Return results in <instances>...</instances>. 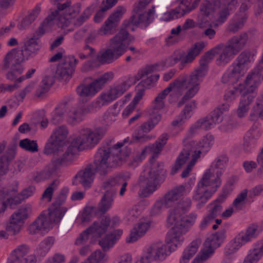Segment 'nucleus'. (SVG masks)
Masks as SVG:
<instances>
[{
	"label": "nucleus",
	"mask_w": 263,
	"mask_h": 263,
	"mask_svg": "<svg viewBox=\"0 0 263 263\" xmlns=\"http://www.w3.org/2000/svg\"><path fill=\"white\" fill-rule=\"evenodd\" d=\"M199 245L197 241H192L190 246L183 251L180 259V263H188L189 260L197 252Z\"/></svg>",
	"instance_id": "obj_46"
},
{
	"label": "nucleus",
	"mask_w": 263,
	"mask_h": 263,
	"mask_svg": "<svg viewBox=\"0 0 263 263\" xmlns=\"http://www.w3.org/2000/svg\"><path fill=\"white\" fill-rule=\"evenodd\" d=\"M155 12V6H153L147 13L138 15L133 14L130 17L129 23L134 26L141 25L146 27L153 21Z\"/></svg>",
	"instance_id": "obj_28"
},
{
	"label": "nucleus",
	"mask_w": 263,
	"mask_h": 263,
	"mask_svg": "<svg viewBox=\"0 0 263 263\" xmlns=\"http://www.w3.org/2000/svg\"><path fill=\"white\" fill-rule=\"evenodd\" d=\"M243 87V85H239L238 86H235L233 89L226 91L224 100L227 102H233L242 93Z\"/></svg>",
	"instance_id": "obj_52"
},
{
	"label": "nucleus",
	"mask_w": 263,
	"mask_h": 263,
	"mask_svg": "<svg viewBox=\"0 0 263 263\" xmlns=\"http://www.w3.org/2000/svg\"><path fill=\"white\" fill-rule=\"evenodd\" d=\"M69 107V102L64 101L61 102L52 112L51 123L53 124L59 123L61 121L64 114L66 113L67 108Z\"/></svg>",
	"instance_id": "obj_41"
},
{
	"label": "nucleus",
	"mask_w": 263,
	"mask_h": 263,
	"mask_svg": "<svg viewBox=\"0 0 263 263\" xmlns=\"http://www.w3.org/2000/svg\"><path fill=\"white\" fill-rule=\"evenodd\" d=\"M52 3L57 10L52 12L43 22L42 26L39 29L40 33L42 34L48 27L52 25L54 20L57 25L61 28L66 27L70 24L79 27L89 18L94 9L93 6L91 5L77 17L81 11L80 4L71 5L70 0H52Z\"/></svg>",
	"instance_id": "obj_4"
},
{
	"label": "nucleus",
	"mask_w": 263,
	"mask_h": 263,
	"mask_svg": "<svg viewBox=\"0 0 263 263\" xmlns=\"http://www.w3.org/2000/svg\"><path fill=\"white\" fill-rule=\"evenodd\" d=\"M78 60L73 55L65 57L58 65L53 78L66 81L72 77Z\"/></svg>",
	"instance_id": "obj_18"
},
{
	"label": "nucleus",
	"mask_w": 263,
	"mask_h": 263,
	"mask_svg": "<svg viewBox=\"0 0 263 263\" xmlns=\"http://www.w3.org/2000/svg\"><path fill=\"white\" fill-rule=\"evenodd\" d=\"M248 18L246 13L236 14L230 21L227 31L235 33L242 28Z\"/></svg>",
	"instance_id": "obj_38"
},
{
	"label": "nucleus",
	"mask_w": 263,
	"mask_h": 263,
	"mask_svg": "<svg viewBox=\"0 0 263 263\" xmlns=\"http://www.w3.org/2000/svg\"><path fill=\"white\" fill-rule=\"evenodd\" d=\"M122 143H118L113 146L100 147L95 156L93 163L79 171L76 176V179L85 188H89L95 178L96 173L105 176L109 169L115 168L122 163L123 159L128 156L130 151L127 148H120Z\"/></svg>",
	"instance_id": "obj_1"
},
{
	"label": "nucleus",
	"mask_w": 263,
	"mask_h": 263,
	"mask_svg": "<svg viewBox=\"0 0 263 263\" xmlns=\"http://www.w3.org/2000/svg\"><path fill=\"white\" fill-rule=\"evenodd\" d=\"M41 11V7L37 5L33 9L29 14L24 17L18 25L19 29H24L31 24L38 16Z\"/></svg>",
	"instance_id": "obj_44"
},
{
	"label": "nucleus",
	"mask_w": 263,
	"mask_h": 263,
	"mask_svg": "<svg viewBox=\"0 0 263 263\" xmlns=\"http://www.w3.org/2000/svg\"><path fill=\"white\" fill-rule=\"evenodd\" d=\"M50 168V163L44 171L40 172H36L34 174L33 176V179L36 182H40L48 179L52 175L55 174L57 171H52V170Z\"/></svg>",
	"instance_id": "obj_55"
},
{
	"label": "nucleus",
	"mask_w": 263,
	"mask_h": 263,
	"mask_svg": "<svg viewBox=\"0 0 263 263\" xmlns=\"http://www.w3.org/2000/svg\"><path fill=\"white\" fill-rule=\"evenodd\" d=\"M206 247V245L203 244V248L201 250L200 254L194 259L193 263H200L203 262L212 256L215 250H214L213 249Z\"/></svg>",
	"instance_id": "obj_53"
},
{
	"label": "nucleus",
	"mask_w": 263,
	"mask_h": 263,
	"mask_svg": "<svg viewBox=\"0 0 263 263\" xmlns=\"http://www.w3.org/2000/svg\"><path fill=\"white\" fill-rule=\"evenodd\" d=\"M226 155L218 156L205 170L192 192L193 200L197 203L196 207L201 209L220 186L221 177L228 162Z\"/></svg>",
	"instance_id": "obj_3"
},
{
	"label": "nucleus",
	"mask_w": 263,
	"mask_h": 263,
	"mask_svg": "<svg viewBox=\"0 0 263 263\" xmlns=\"http://www.w3.org/2000/svg\"><path fill=\"white\" fill-rule=\"evenodd\" d=\"M185 14L184 9L182 6H179L170 11L164 13L161 20L164 21H169L181 17Z\"/></svg>",
	"instance_id": "obj_50"
},
{
	"label": "nucleus",
	"mask_w": 263,
	"mask_h": 263,
	"mask_svg": "<svg viewBox=\"0 0 263 263\" xmlns=\"http://www.w3.org/2000/svg\"><path fill=\"white\" fill-rule=\"evenodd\" d=\"M105 133L106 129L103 127L82 129L62 156H53L50 162V169L52 171H58L62 166L70 164L74 161L78 151L93 147L103 138Z\"/></svg>",
	"instance_id": "obj_5"
},
{
	"label": "nucleus",
	"mask_w": 263,
	"mask_h": 263,
	"mask_svg": "<svg viewBox=\"0 0 263 263\" xmlns=\"http://www.w3.org/2000/svg\"><path fill=\"white\" fill-rule=\"evenodd\" d=\"M248 192L247 189H245L237 195L233 202V205L235 208L240 209L242 205L245 204V200L247 197Z\"/></svg>",
	"instance_id": "obj_62"
},
{
	"label": "nucleus",
	"mask_w": 263,
	"mask_h": 263,
	"mask_svg": "<svg viewBox=\"0 0 263 263\" xmlns=\"http://www.w3.org/2000/svg\"><path fill=\"white\" fill-rule=\"evenodd\" d=\"M226 237V231L222 229L215 233L210 235L205 240L204 244L206 247H210L215 250L220 246Z\"/></svg>",
	"instance_id": "obj_32"
},
{
	"label": "nucleus",
	"mask_w": 263,
	"mask_h": 263,
	"mask_svg": "<svg viewBox=\"0 0 263 263\" xmlns=\"http://www.w3.org/2000/svg\"><path fill=\"white\" fill-rule=\"evenodd\" d=\"M53 83L54 79L52 77H45L41 81L36 91V95L37 97H42L45 93L47 92Z\"/></svg>",
	"instance_id": "obj_47"
},
{
	"label": "nucleus",
	"mask_w": 263,
	"mask_h": 263,
	"mask_svg": "<svg viewBox=\"0 0 263 263\" xmlns=\"http://www.w3.org/2000/svg\"><path fill=\"white\" fill-rule=\"evenodd\" d=\"M119 111V109L114 106L105 113L104 120L107 125H110L117 120Z\"/></svg>",
	"instance_id": "obj_58"
},
{
	"label": "nucleus",
	"mask_w": 263,
	"mask_h": 263,
	"mask_svg": "<svg viewBox=\"0 0 263 263\" xmlns=\"http://www.w3.org/2000/svg\"><path fill=\"white\" fill-rule=\"evenodd\" d=\"M128 36L129 33L125 29H121L109 40V47L98 55V61L102 64H106L119 59L127 50L129 44Z\"/></svg>",
	"instance_id": "obj_7"
},
{
	"label": "nucleus",
	"mask_w": 263,
	"mask_h": 263,
	"mask_svg": "<svg viewBox=\"0 0 263 263\" xmlns=\"http://www.w3.org/2000/svg\"><path fill=\"white\" fill-rule=\"evenodd\" d=\"M185 186L181 185L177 186L167 192L162 198L167 207L173 206L182 196L185 192Z\"/></svg>",
	"instance_id": "obj_27"
},
{
	"label": "nucleus",
	"mask_w": 263,
	"mask_h": 263,
	"mask_svg": "<svg viewBox=\"0 0 263 263\" xmlns=\"http://www.w3.org/2000/svg\"><path fill=\"white\" fill-rule=\"evenodd\" d=\"M110 217L105 216L101 220L95 221L88 227L92 234L101 236L104 234L110 228Z\"/></svg>",
	"instance_id": "obj_34"
},
{
	"label": "nucleus",
	"mask_w": 263,
	"mask_h": 263,
	"mask_svg": "<svg viewBox=\"0 0 263 263\" xmlns=\"http://www.w3.org/2000/svg\"><path fill=\"white\" fill-rule=\"evenodd\" d=\"M150 227V223L147 222H140L135 225L131 230L130 234L126 237L127 243H133L143 237Z\"/></svg>",
	"instance_id": "obj_26"
},
{
	"label": "nucleus",
	"mask_w": 263,
	"mask_h": 263,
	"mask_svg": "<svg viewBox=\"0 0 263 263\" xmlns=\"http://www.w3.org/2000/svg\"><path fill=\"white\" fill-rule=\"evenodd\" d=\"M70 107L67 108L66 113L68 116L67 121L71 124L74 125L82 121L85 115L88 114L90 110L89 108L83 103H79L72 106L69 101Z\"/></svg>",
	"instance_id": "obj_21"
},
{
	"label": "nucleus",
	"mask_w": 263,
	"mask_h": 263,
	"mask_svg": "<svg viewBox=\"0 0 263 263\" xmlns=\"http://www.w3.org/2000/svg\"><path fill=\"white\" fill-rule=\"evenodd\" d=\"M250 54L245 52L240 53L223 75V83H234L243 76L250 63Z\"/></svg>",
	"instance_id": "obj_14"
},
{
	"label": "nucleus",
	"mask_w": 263,
	"mask_h": 263,
	"mask_svg": "<svg viewBox=\"0 0 263 263\" xmlns=\"http://www.w3.org/2000/svg\"><path fill=\"white\" fill-rule=\"evenodd\" d=\"M24 68L22 65H18L16 67H12L10 70L6 74V78L11 81H14L17 83H21L22 82L18 81L20 75L23 72Z\"/></svg>",
	"instance_id": "obj_57"
},
{
	"label": "nucleus",
	"mask_w": 263,
	"mask_h": 263,
	"mask_svg": "<svg viewBox=\"0 0 263 263\" xmlns=\"http://www.w3.org/2000/svg\"><path fill=\"white\" fill-rule=\"evenodd\" d=\"M59 184L58 180H55L49 185V186L44 191L42 196V199H45L48 202L51 200L53 192L55 190Z\"/></svg>",
	"instance_id": "obj_59"
},
{
	"label": "nucleus",
	"mask_w": 263,
	"mask_h": 263,
	"mask_svg": "<svg viewBox=\"0 0 263 263\" xmlns=\"http://www.w3.org/2000/svg\"><path fill=\"white\" fill-rule=\"evenodd\" d=\"M97 99L99 103L102 106L107 105L115 100L109 90L102 92Z\"/></svg>",
	"instance_id": "obj_64"
},
{
	"label": "nucleus",
	"mask_w": 263,
	"mask_h": 263,
	"mask_svg": "<svg viewBox=\"0 0 263 263\" xmlns=\"http://www.w3.org/2000/svg\"><path fill=\"white\" fill-rule=\"evenodd\" d=\"M108 259L107 254L103 251L97 249L91 252L88 257L81 263H103Z\"/></svg>",
	"instance_id": "obj_42"
},
{
	"label": "nucleus",
	"mask_w": 263,
	"mask_h": 263,
	"mask_svg": "<svg viewBox=\"0 0 263 263\" xmlns=\"http://www.w3.org/2000/svg\"><path fill=\"white\" fill-rule=\"evenodd\" d=\"M260 135L256 130L248 132L245 137L243 145V151L248 154L252 153L257 142Z\"/></svg>",
	"instance_id": "obj_36"
},
{
	"label": "nucleus",
	"mask_w": 263,
	"mask_h": 263,
	"mask_svg": "<svg viewBox=\"0 0 263 263\" xmlns=\"http://www.w3.org/2000/svg\"><path fill=\"white\" fill-rule=\"evenodd\" d=\"M213 141V136L210 134L206 135L198 142L190 141L177 157L175 164L172 166L171 174H175L186 162L190 155V152L194 151V154L192 156L194 157L198 156V159L201 154L204 155L211 148Z\"/></svg>",
	"instance_id": "obj_10"
},
{
	"label": "nucleus",
	"mask_w": 263,
	"mask_h": 263,
	"mask_svg": "<svg viewBox=\"0 0 263 263\" xmlns=\"http://www.w3.org/2000/svg\"><path fill=\"white\" fill-rule=\"evenodd\" d=\"M17 49H13L9 51L5 55L3 61L2 69L3 70H7L12 67H16L21 65L24 61H18Z\"/></svg>",
	"instance_id": "obj_35"
},
{
	"label": "nucleus",
	"mask_w": 263,
	"mask_h": 263,
	"mask_svg": "<svg viewBox=\"0 0 263 263\" xmlns=\"http://www.w3.org/2000/svg\"><path fill=\"white\" fill-rule=\"evenodd\" d=\"M54 239L52 237H48L44 239L36 248V254L41 256H44L53 245Z\"/></svg>",
	"instance_id": "obj_48"
},
{
	"label": "nucleus",
	"mask_w": 263,
	"mask_h": 263,
	"mask_svg": "<svg viewBox=\"0 0 263 263\" xmlns=\"http://www.w3.org/2000/svg\"><path fill=\"white\" fill-rule=\"evenodd\" d=\"M197 217V214L194 212L182 217L178 209L169 211L167 222L171 226L174 225V227L167 233L165 242L172 244L171 249L176 250L183 242L184 235L195 223Z\"/></svg>",
	"instance_id": "obj_6"
},
{
	"label": "nucleus",
	"mask_w": 263,
	"mask_h": 263,
	"mask_svg": "<svg viewBox=\"0 0 263 263\" xmlns=\"http://www.w3.org/2000/svg\"><path fill=\"white\" fill-rule=\"evenodd\" d=\"M31 212V205L26 204L21 206L10 216L9 222L7 224V230L12 233L13 235L18 233L24 224L25 220Z\"/></svg>",
	"instance_id": "obj_17"
},
{
	"label": "nucleus",
	"mask_w": 263,
	"mask_h": 263,
	"mask_svg": "<svg viewBox=\"0 0 263 263\" xmlns=\"http://www.w3.org/2000/svg\"><path fill=\"white\" fill-rule=\"evenodd\" d=\"M256 161L257 162L254 161H245L243 162L242 166L245 171L248 173H250L254 169L257 168L258 163L260 167L257 170L256 174L258 176L263 178V147L257 155Z\"/></svg>",
	"instance_id": "obj_31"
},
{
	"label": "nucleus",
	"mask_w": 263,
	"mask_h": 263,
	"mask_svg": "<svg viewBox=\"0 0 263 263\" xmlns=\"http://www.w3.org/2000/svg\"><path fill=\"white\" fill-rule=\"evenodd\" d=\"M115 196L104 193L99 204V211L102 214H104L111 207Z\"/></svg>",
	"instance_id": "obj_49"
},
{
	"label": "nucleus",
	"mask_w": 263,
	"mask_h": 263,
	"mask_svg": "<svg viewBox=\"0 0 263 263\" xmlns=\"http://www.w3.org/2000/svg\"><path fill=\"white\" fill-rule=\"evenodd\" d=\"M226 198L225 195H220L216 199L211 202L208 205L209 209L208 214L215 219L218 215L221 214L222 207L221 204Z\"/></svg>",
	"instance_id": "obj_39"
},
{
	"label": "nucleus",
	"mask_w": 263,
	"mask_h": 263,
	"mask_svg": "<svg viewBox=\"0 0 263 263\" xmlns=\"http://www.w3.org/2000/svg\"><path fill=\"white\" fill-rule=\"evenodd\" d=\"M114 78V73L111 71L106 72L94 79L91 82L97 92L100 91L107 84L110 83Z\"/></svg>",
	"instance_id": "obj_40"
},
{
	"label": "nucleus",
	"mask_w": 263,
	"mask_h": 263,
	"mask_svg": "<svg viewBox=\"0 0 263 263\" xmlns=\"http://www.w3.org/2000/svg\"><path fill=\"white\" fill-rule=\"evenodd\" d=\"M125 11L124 7L122 6L118 7L115 12L108 17L102 26L98 29L100 35L104 36L113 34Z\"/></svg>",
	"instance_id": "obj_20"
},
{
	"label": "nucleus",
	"mask_w": 263,
	"mask_h": 263,
	"mask_svg": "<svg viewBox=\"0 0 263 263\" xmlns=\"http://www.w3.org/2000/svg\"><path fill=\"white\" fill-rule=\"evenodd\" d=\"M122 230L118 229L107 234L99 241V244L104 252L108 251L112 248L122 234Z\"/></svg>",
	"instance_id": "obj_30"
},
{
	"label": "nucleus",
	"mask_w": 263,
	"mask_h": 263,
	"mask_svg": "<svg viewBox=\"0 0 263 263\" xmlns=\"http://www.w3.org/2000/svg\"><path fill=\"white\" fill-rule=\"evenodd\" d=\"M19 146L22 148L31 153L38 151V146L36 141L27 138L21 140L20 141Z\"/></svg>",
	"instance_id": "obj_56"
},
{
	"label": "nucleus",
	"mask_w": 263,
	"mask_h": 263,
	"mask_svg": "<svg viewBox=\"0 0 263 263\" xmlns=\"http://www.w3.org/2000/svg\"><path fill=\"white\" fill-rule=\"evenodd\" d=\"M37 37L34 36L27 40L21 50H17L19 58L18 61H24L28 60L32 54L35 53L40 48L37 40Z\"/></svg>",
	"instance_id": "obj_24"
},
{
	"label": "nucleus",
	"mask_w": 263,
	"mask_h": 263,
	"mask_svg": "<svg viewBox=\"0 0 263 263\" xmlns=\"http://www.w3.org/2000/svg\"><path fill=\"white\" fill-rule=\"evenodd\" d=\"M217 55L216 64L218 66H225L237 54L226 42L220 43L207 51L200 60V65L189 76L188 84L190 89L187 90L182 99L178 102V106H182L186 101L192 98L199 90V85L206 74L208 64Z\"/></svg>",
	"instance_id": "obj_2"
},
{
	"label": "nucleus",
	"mask_w": 263,
	"mask_h": 263,
	"mask_svg": "<svg viewBox=\"0 0 263 263\" xmlns=\"http://www.w3.org/2000/svg\"><path fill=\"white\" fill-rule=\"evenodd\" d=\"M29 250L28 246L26 245L18 246L10 254L7 263H21L28 253Z\"/></svg>",
	"instance_id": "obj_37"
},
{
	"label": "nucleus",
	"mask_w": 263,
	"mask_h": 263,
	"mask_svg": "<svg viewBox=\"0 0 263 263\" xmlns=\"http://www.w3.org/2000/svg\"><path fill=\"white\" fill-rule=\"evenodd\" d=\"M92 234L88 228L81 233L79 236L76 239L74 245L76 246H82L88 245L90 235Z\"/></svg>",
	"instance_id": "obj_60"
},
{
	"label": "nucleus",
	"mask_w": 263,
	"mask_h": 263,
	"mask_svg": "<svg viewBox=\"0 0 263 263\" xmlns=\"http://www.w3.org/2000/svg\"><path fill=\"white\" fill-rule=\"evenodd\" d=\"M66 209L61 205L53 203L48 210L42 212L35 220L29 226V231L30 234H34L48 232L52 227L53 223L60 221Z\"/></svg>",
	"instance_id": "obj_9"
},
{
	"label": "nucleus",
	"mask_w": 263,
	"mask_h": 263,
	"mask_svg": "<svg viewBox=\"0 0 263 263\" xmlns=\"http://www.w3.org/2000/svg\"><path fill=\"white\" fill-rule=\"evenodd\" d=\"M249 35L247 32H242L239 35L232 36L227 43L237 54L247 45Z\"/></svg>",
	"instance_id": "obj_29"
},
{
	"label": "nucleus",
	"mask_w": 263,
	"mask_h": 263,
	"mask_svg": "<svg viewBox=\"0 0 263 263\" xmlns=\"http://www.w3.org/2000/svg\"><path fill=\"white\" fill-rule=\"evenodd\" d=\"M162 147L160 145V144L155 142L154 144L145 147L141 152L140 155V159H143L145 158V155L149 153L152 154V156L149 159V161H157L156 160L158 155L161 152Z\"/></svg>",
	"instance_id": "obj_43"
},
{
	"label": "nucleus",
	"mask_w": 263,
	"mask_h": 263,
	"mask_svg": "<svg viewBox=\"0 0 263 263\" xmlns=\"http://www.w3.org/2000/svg\"><path fill=\"white\" fill-rule=\"evenodd\" d=\"M161 119V115L156 114L154 117L142 124L135 131L133 136V138L140 143H143L153 139L154 137L147 135V134L154 129Z\"/></svg>",
	"instance_id": "obj_19"
},
{
	"label": "nucleus",
	"mask_w": 263,
	"mask_h": 263,
	"mask_svg": "<svg viewBox=\"0 0 263 263\" xmlns=\"http://www.w3.org/2000/svg\"><path fill=\"white\" fill-rule=\"evenodd\" d=\"M238 0H216L210 2L204 1L200 6V12L203 15L209 16L214 12L218 15L217 21L224 23L236 10Z\"/></svg>",
	"instance_id": "obj_11"
},
{
	"label": "nucleus",
	"mask_w": 263,
	"mask_h": 263,
	"mask_svg": "<svg viewBox=\"0 0 263 263\" xmlns=\"http://www.w3.org/2000/svg\"><path fill=\"white\" fill-rule=\"evenodd\" d=\"M203 42H198L195 44L189 50L187 54L184 57V53L180 50H176L174 53L165 60V64L167 66H172L179 61L181 63L179 65V69H182L184 65L191 63L203 49L204 47Z\"/></svg>",
	"instance_id": "obj_15"
},
{
	"label": "nucleus",
	"mask_w": 263,
	"mask_h": 263,
	"mask_svg": "<svg viewBox=\"0 0 263 263\" xmlns=\"http://www.w3.org/2000/svg\"><path fill=\"white\" fill-rule=\"evenodd\" d=\"M158 65H150L146 67L145 68L140 70L136 76V79L139 80L145 77L147 78L141 82L144 87H148L156 82L159 78V74H156L151 75L150 77L148 76L156 71L157 69Z\"/></svg>",
	"instance_id": "obj_25"
},
{
	"label": "nucleus",
	"mask_w": 263,
	"mask_h": 263,
	"mask_svg": "<svg viewBox=\"0 0 263 263\" xmlns=\"http://www.w3.org/2000/svg\"><path fill=\"white\" fill-rule=\"evenodd\" d=\"M130 174L128 172L121 173L115 176H110L104 181L102 188L105 191V193L115 196L117 187L121 184L123 180H129Z\"/></svg>",
	"instance_id": "obj_22"
},
{
	"label": "nucleus",
	"mask_w": 263,
	"mask_h": 263,
	"mask_svg": "<svg viewBox=\"0 0 263 263\" xmlns=\"http://www.w3.org/2000/svg\"><path fill=\"white\" fill-rule=\"evenodd\" d=\"M254 98V96L252 93L248 92L243 93L237 110V114L239 118H243L247 115L250 105L253 102Z\"/></svg>",
	"instance_id": "obj_33"
},
{
	"label": "nucleus",
	"mask_w": 263,
	"mask_h": 263,
	"mask_svg": "<svg viewBox=\"0 0 263 263\" xmlns=\"http://www.w3.org/2000/svg\"><path fill=\"white\" fill-rule=\"evenodd\" d=\"M168 245L163 244L161 242H158L152 244L147 249L148 253L151 254L154 260H162L175 250L171 249V243L166 242Z\"/></svg>",
	"instance_id": "obj_23"
},
{
	"label": "nucleus",
	"mask_w": 263,
	"mask_h": 263,
	"mask_svg": "<svg viewBox=\"0 0 263 263\" xmlns=\"http://www.w3.org/2000/svg\"><path fill=\"white\" fill-rule=\"evenodd\" d=\"M77 92L81 97L94 96L98 92L94 87L92 82L87 85H82L77 88Z\"/></svg>",
	"instance_id": "obj_51"
},
{
	"label": "nucleus",
	"mask_w": 263,
	"mask_h": 263,
	"mask_svg": "<svg viewBox=\"0 0 263 263\" xmlns=\"http://www.w3.org/2000/svg\"><path fill=\"white\" fill-rule=\"evenodd\" d=\"M168 207L164 204L163 200L161 198L157 200L152 208L151 214L152 216H157L159 215L164 209H167Z\"/></svg>",
	"instance_id": "obj_61"
},
{
	"label": "nucleus",
	"mask_w": 263,
	"mask_h": 263,
	"mask_svg": "<svg viewBox=\"0 0 263 263\" xmlns=\"http://www.w3.org/2000/svg\"><path fill=\"white\" fill-rule=\"evenodd\" d=\"M260 233L259 226L256 223L249 224L245 230L239 232L224 248L227 256L236 252L241 247L255 239Z\"/></svg>",
	"instance_id": "obj_12"
},
{
	"label": "nucleus",
	"mask_w": 263,
	"mask_h": 263,
	"mask_svg": "<svg viewBox=\"0 0 263 263\" xmlns=\"http://www.w3.org/2000/svg\"><path fill=\"white\" fill-rule=\"evenodd\" d=\"M96 209L93 206L86 207L81 215V219L82 222H86L89 221L93 217Z\"/></svg>",
	"instance_id": "obj_63"
},
{
	"label": "nucleus",
	"mask_w": 263,
	"mask_h": 263,
	"mask_svg": "<svg viewBox=\"0 0 263 263\" xmlns=\"http://www.w3.org/2000/svg\"><path fill=\"white\" fill-rule=\"evenodd\" d=\"M150 163V166L144 168L138 181L139 185L142 181H146L145 187L139 191V195L144 197H148L153 194L165 179V177L162 174L163 163L158 161H152Z\"/></svg>",
	"instance_id": "obj_8"
},
{
	"label": "nucleus",
	"mask_w": 263,
	"mask_h": 263,
	"mask_svg": "<svg viewBox=\"0 0 263 263\" xmlns=\"http://www.w3.org/2000/svg\"><path fill=\"white\" fill-rule=\"evenodd\" d=\"M128 84L124 82L120 84L110 87L109 90L115 100L121 96L128 89Z\"/></svg>",
	"instance_id": "obj_54"
},
{
	"label": "nucleus",
	"mask_w": 263,
	"mask_h": 263,
	"mask_svg": "<svg viewBox=\"0 0 263 263\" xmlns=\"http://www.w3.org/2000/svg\"><path fill=\"white\" fill-rule=\"evenodd\" d=\"M68 135V130L65 125L55 127L46 142L44 153L49 155L56 152L63 145Z\"/></svg>",
	"instance_id": "obj_16"
},
{
	"label": "nucleus",
	"mask_w": 263,
	"mask_h": 263,
	"mask_svg": "<svg viewBox=\"0 0 263 263\" xmlns=\"http://www.w3.org/2000/svg\"><path fill=\"white\" fill-rule=\"evenodd\" d=\"M261 74L252 71L249 73L245 81V88L249 91H253L260 82Z\"/></svg>",
	"instance_id": "obj_45"
},
{
	"label": "nucleus",
	"mask_w": 263,
	"mask_h": 263,
	"mask_svg": "<svg viewBox=\"0 0 263 263\" xmlns=\"http://www.w3.org/2000/svg\"><path fill=\"white\" fill-rule=\"evenodd\" d=\"M189 79V77L186 75H181L171 83L155 98L153 104L154 109L159 110L164 107V100L171 91H172L171 95H174L176 98H178L182 94L185 89L189 88V90L190 89L188 84Z\"/></svg>",
	"instance_id": "obj_13"
}]
</instances>
